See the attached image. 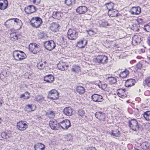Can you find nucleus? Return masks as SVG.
Listing matches in <instances>:
<instances>
[{
  "label": "nucleus",
  "instance_id": "f257e3e1",
  "mask_svg": "<svg viewBox=\"0 0 150 150\" xmlns=\"http://www.w3.org/2000/svg\"><path fill=\"white\" fill-rule=\"evenodd\" d=\"M13 57L16 60L20 61L25 58L26 56L22 51L16 50L13 52Z\"/></svg>",
  "mask_w": 150,
  "mask_h": 150
},
{
  "label": "nucleus",
  "instance_id": "f03ea898",
  "mask_svg": "<svg viewBox=\"0 0 150 150\" xmlns=\"http://www.w3.org/2000/svg\"><path fill=\"white\" fill-rule=\"evenodd\" d=\"M42 23V19L39 17L33 18L30 22L31 25L35 28L39 27Z\"/></svg>",
  "mask_w": 150,
  "mask_h": 150
},
{
  "label": "nucleus",
  "instance_id": "7ed1b4c3",
  "mask_svg": "<svg viewBox=\"0 0 150 150\" xmlns=\"http://www.w3.org/2000/svg\"><path fill=\"white\" fill-rule=\"evenodd\" d=\"M59 94V93L56 90L52 89L49 91L47 98L52 100H56L58 99Z\"/></svg>",
  "mask_w": 150,
  "mask_h": 150
},
{
  "label": "nucleus",
  "instance_id": "20e7f679",
  "mask_svg": "<svg viewBox=\"0 0 150 150\" xmlns=\"http://www.w3.org/2000/svg\"><path fill=\"white\" fill-rule=\"evenodd\" d=\"M129 126L133 131H137L139 129V125L138 124L137 121L133 119L129 120L128 122Z\"/></svg>",
  "mask_w": 150,
  "mask_h": 150
},
{
  "label": "nucleus",
  "instance_id": "39448f33",
  "mask_svg": "<svg viewBox=\"0 0 150 150\" xmlns=\"http://www.w3.org/2000/svg\"><path fill=\"white\" fill-rule=\"evenodd\" d=\"M67 35L68 38L71 40H75L78 36L77 33L76 31L71 28L69 30Z\"/></svg>",
  "mask_w": 150,
  "mask_h": 150
},
{
  "label": "nucleus",
  "instance_id": "423d86ee",
  "mask_svg": "<svg viewBox=\"0 0 150 150\" xmlns=\"http://www.w3.org/2000/svg\"><path fill=\"white\" fill-rule=\"evenodd\" d=\"M29 50L34 54L37 53L40 50V46L35 43H30L29 46Z\"/></svg>",
  "mask_w": 150,
  "mask_h": 150
},
{
  "label": "nucleus",
  "instance_id": "0eeeda50",
  "mask_svg": "<svg viewBox=\"0 0 150 150\" xmlns=\"http://www.w3.org/2000/svg\"><path fill=\"white\" fill-rule=\"evenodd\" d=\"M44 47L47 50L51 51L55 47V44L53 40L45 42L44 44Z\"/></svg>",
  "mask_w": 150,
  "mask_h": 150
},
{
  "label": "nucleus",
  "instance_id": "6e6552de",
  "mask_svg": "<svg viewBox=\"0 0 150 150\" xmlns=\"http://www.w3.org/2000/svg\"><path fill=\"white\" fill-rule=\"evenodd\" d=\"M16 127L20 131H24L28 127V125L26 122L23 121H21L17 123Z\"/></svg>",
  "mask_w": 150,
  "mask_h": 150
},
{
  "label": "nucleus",
  "instance_id": "1a4fd4ad",
  "mask_svg": "<svg viewBox=\"0 0 150 150\" xmlns=\"http://www.w3.org/2000/svg\"><path fill=\"white\" fill-rule=\"evenodd\" d=\"M49 125L51 128L54 130L59 129L60 127V124L58 123L55 120H52L49 122Z\"/></svg>",
  "mask_w": 150,
  "mask_h": 150
},
{
  "label": "nucleus",
  "instance_id": "9d476101",
  "mask_svg": "<svg viewBox=\"0 0 150 150\" xmlns=\"http://www.w3.org/2000/svg\"><path fill=\"white\" fill-rule=\"evenodd\" d=\"M70 122L68 120H64L60 123V127L64 129H68L70 127Z\"/></svg>",
  "mask_w": 150,
  "mask_h": 150
},
{
  "label": "nucleus",
  "instance_id": "9b49d317",
  "mask_svg": "<svg viewBox=\"0 0 150 150\" xmlns=\"http://www.w3.org/2000/svg\"><path fill=\"white\" fill-rule=\"evenodd\" d=\"M126 91L125 89L120 88L117 90V93L119 97L122 98H124L127 97Z\"/></svg>",
  "mask_w": 150,
  "mask_h": 150
},
{
  "label": "nucleus",
  "instance_id": "f8f14e48",
  "mask_svg": "<svg viewBox=\"0 0 150 150\" xmlns=\"http://www.w3.org/2000/svg\"><path fill=\"white\" fill-rule=\"evenodd\" d=\"M25 11L27 13H32L36 11V7L33 5H29L25 8Z\"/></svg>",
  "mask_w": 150,
  "mask_h": 150
},
{
  "label": "nucleus",
  "instance_id": "ddd939ff",
  "mask_svg": "<svg viewBox=\"0 0 150 150\" xmlns=\"http://www.w3.org/2000/svg\"><path fill=\"white\" fill-rule=\"evenodd\" d=\"M57 67L59 70L64 71L67 69L68 66L62 61H60L57 64Z\"/></svg>",
  "mask_w": 150,
  "mask_h": 150
},
{
  "label": "nucleus",
  "instance_id": "4468645a",
  "mask_svg": "<svg viewBox=\"0 0 150 150\" xmlns=\"http://www.w3.org/2000/svg\"><path fill=\"white\" fill-rule=\"evenodd\" d=\"M141 11V8L139 7H133L130 10V12L132 14L137 15L139 14Z\"/></svg>",
  "mask_w": 150,
  "mask_h": 150
},
{
  "label": "nucleus",
  "instance_id": "2eb2a0df",
  "mask_svg": "<svg viewBox=\"0 0 150 150\" xmlns=\"http://www.w3.org/2000/svg\"><path fill=\"white\" fill-rule=\"evenodd\" d=\"M93 100L96 102H101L103 100L102 96L97 94H94L91 96Z\"/></svg>",
  "mask_w": 150,
  "mask_h": 150
},
{
  "label": "nucleus",
  "instance_id": "dca6fc26",
  "mask_svg": "<svg viewBox=\"0 0 150 150\" xmlns=\"http://www.w3.org/2000/svg\"><path fill=\"white\" fill-rule=\"evenodd\" d=\"M73 109L70 107H67L64 110V113L66 115L71 116L73 114Z\"/></svg>",
  "mask_w": 150,
  "mask_h": 150
},
{
  "label": "nucleus",
  "instance_id": "f3484780",
  "mask_svg": "<svg viewBox=\"0 0 150 150\" xmlns=\"http://www.w3.org/2000/svg\"><path fill=\"white\" fill-rule=\"evenodd\" d=\"M8 4V1L7 0H0V9H6L7 8Z\"/></svg>",
  "mask_w": 150,
  "mask_h": 150
},
{
  "label": "nucleus",
  "instance_id": "a211bd4d",
  "mask_svg": "<svg viewBox=\"0 0 150 150\" xmlns=\"http://www.w3.org/2000/svg\"><path fill=\"white\" fill-rule=\"evenodd\" d=\"M95 115L96 117L100 120L104 121L105 118V114L102 112H96Z\"/></svg>",
  "mask_w": 150,
  "mask_h": 150
},
{
  "label": "nucleus",
  "instance_id": "6ab92c4d",
  "mask_svg": "<svg viewBox=\"0 0 150 150\" xmlns=\"http://www.w3.org/2000/svg\"><path fill=\"white\" fill-rule=\"evenodd\" d=\"M35 106L33 104L26 105L24 108V110L28 112L33 111L35 109Z\"/></svg>",
  "mask_w": 150,
  "mask_h": 150
},
{
  "label": "nucleus",
  "instance_id": "aec40b11",
  "mask_svg": "<svg viewBox=\"0 0 150 150\" xmlns=\"http://www.w3.org/2000/svg\"><path fill=\"white\" fill-rule=\"evenodd\" d=\"M142 37L139 35H134L132 37V42L136 44L140 43L142 41Z\"/></svg>",
  "mask_w": 150,
  "mask_h": 150
},
{
  "label": "nucleus",
  "instance_id": "412c9836",
  "mask_svg": "<svg viewBox=\"0 0 150 150\" xmlns=\"http://www.w3.org/2000/svg\"><path fill=\"white\" fill-rule=\"evenodd\" d=\"M118 13L117 11L114 9L108 11V16L111 17H117Z\"/></svg>",
  "mask_w": 150,
  "mask_h": 150
},
{
  "label": "nucleus",
  "instance_id": "4be33fe9",
  "mask_svg": "<svg viewBox=\"0 0 150 150\" xmlns=\"http://www.w3.org/2000/svg\"><path fill=\"white\" fill-rule=\"evenodd\" d=\"M54 77L51 75L49 74L45 76L44 80L48 83H51L54 80Z\"/></svg>",
  "mask_w": 150,
  "mask_h": 150
},
{
  "label": "nucleus",
  "instance_id": "5701e85b",
  "mask_svg": "<svg viewBox=\"0 0 150 150\" xmlns=\"http://www.w3.org/2000/svg\"><path fill=\"white\" fill-rule=\"evenodd\" d=\"M106 79L107 80L109 84L112 85L115 84L117 82L116 78L112 76L106 77Z\"/></svg>",
  "mask_w": 150,
  "mask_h": 150
},
{
  "label": "nucleus",
  "instance_id": "b1692460",
  "mask_svg": "<svg viewBox=\"0 0 150 150\" xmlns=\"http://www.w3.org/2000/svg\"><path fill=\"white\" fill-rule=\"evenodd\" d=\"M59 25L56 23H52L50 26V29L53 32H56L58 30Z\"/></svg>",
  "mask_w": 150,
  "mask_h": 150
},
{
  "label": "nucleus",
  "instance_id": "393cba45",
  "mask_svg": "<svg viewBox=\"0 0 150 150\" xmlns=\"http://www.w3.org/2000/svg\"><path fill=\"white\" fill-rule=\"evenodd\" d=\"M135 80L134 79H130L127 80L125 82V85L127 87H130L134 85Z\"/></svg>",
  "mask_w": 150,
  "mask_h": 150
},
{
  "label": "nucleus",
  "instance_id": "a878e982",
  "mask_svg": "<svg viewBox=\"0 0 150 150\" xmlns=\"http://www.w3.org/2000/svg\"><path fill=\"white\" fill-rule=\"evenodd\" d=\"M62 14L59 11H54L52 14V16L53 18L59 19L61 17Z\"/></svg>",
  "mask_w": 150,
  "mask_h": 150
},
{
  "label": "nucleus",
  "instance_id": "bb28decb",
  "mask_svg": "<svg viewBox=\"0 0 150 150\" xmlns=\"http://www.w3.org/2000/svg\"><path fill=\"white\" fill-rule=\"evenodd\" d=\"M45 146L41 143L38 144L34 146L35 150H44Z\"/></svg>",
  "mask_w": 150,
  "mask_h": 150
},
{
  "label": "nucleus",
  "instance_id": "cd10ccee",
  "mask_svg": "<svg viewBox=\"0 0 150 150\" xmlns=\"http://www.w3.org/2000/svg\"><path fill=\"white\" fill-rule=\"evenodd\" d=\"M129 74V71L127 69H125V71L122 72L119 74V76L120 77L125 78Z\"/></svg>",
  "mask_w": 150,
  "mask_h": 150
},
{
  "label": "nucleus",
  "instance_id": "c85d7f7f",
  "mask_svg": "<svg viewBox=\"0 0 150 150\" xmlns=\"http://www.w3.org/2000/svg\"><path fill=\"white\" fill-rule=\"evenodd\" d=\"M1 137L4 139H9L11 137V135L9 133L8 134L6 132H3L1 133Z\"/></svg>",
  "mask_w": 150,
  "mask_h": 150
},
{
  "label": "nucleus",
  "instance_id": "c756f323",
  "mask_svg": "<svg viewBox=\"0 0 150 150\" xmlns=\"http://www.w3.org/2000/svg\"><path fill=\"white\" fill-rule=\"evenodd\" d=\"M111 135L115 138V137H119V131L117 129L114 130H112L111 132H110Z\"/></svg>",
  "mask_w": 150,
  "mask_h": 150
},
{
  "label": "nucleus",
  "instance_id": "7c9ffc66",
  "mask_svg": "<svg viewBox=\"0 0 150 150\" xmlns=\"http://www.w3.org/2000/svg\"><path fill=\"white\" fill-rule=\"evenodd\" d=\"M143 85L145 86H146L148 87H150V76L147 77L144 80Z\"/></svg>",
  "mask_w": 150,
  "mask_h": 150
},
{
  "label": "nucleus",
  "instance_id": "2f4dec72",
  "mask_svg": "<svg viewBox=\"0 0 150 150\" xmlns=\"http://www.w3.org/2000/svg\"><path fill=\"white\" fill-rule=\"evenodd\" d=\"M144 119L146 120H150V111H147L145 112L143 114Z\"/></svg>",
  "mask_w": 150,
  "mask_h": 150
},
{
  "label": "nucleus",
  "instance_id": "473e14b6",
  "mask_svg": "<svg viewBox=\"0 0 150 150\" xmlns=\"http://www.w3.org/2000/svg\"><path fill=\"white\" fill-rule=\"evenodd\" d=\"M80 67L76 65H73L71 68V70L73 72L77 73L80 71Z\"/></svg>",
  "mask_w": 150,
  "mask_h": 150
},
{
  "label": "nucleus",
  "instance_id": "72a5a7b5",
  "mask_svg": "<svg viewBox=\"0 0 150 150\" xmlns=\"http://www.w3.org/2000/svg\"><path fill=\"white\" fill-rule=\"evenodd\" d=\"M103 55H102L98 56L96 58L93 59V61L98 63H101Z\"/></svg>",
  "mask_w": 150,
  "mask_h": 150
},
{
  "label": "nucleus",
  "instance_id": "f704fd0d",
  "mask_svg": "<svg viewBox=\"0 0 150 150\" xmlns=\"http://www.w3.org/2000/svg\"><path fill=\"white\" fill-rule=\"evenodd\" d=\"M11 40L12 41H15L18 40V36L15 33H12L10 34Z\"/></svg>",
  "mask_w": 150,
  "mask_h": 150
},
{
  "label": "nucleus",
  "instance_id": "c9c22d12",
  "mask_svg": "<svg viewBox=\"0 0 150 150\" xmlns=\"http://www.w3.org/2000/svg\"><path fill=\"white\" fill-rule=\"evenodd\" d=\"M105 6L107 8L109 11L110 10L113 9V8L114 6V4L113 3L110 2L107 3L105 4Z\"/></svg>",
  "mask_w": 150,
  "mask_h": 150
},
{
  "label": "nucleus",
  "instance_id": "e433bc0d",
  "mask_svg": "<svg viewBox=\"0 0 150 150\" xmlns=\"http://www.w3.org/2000/svg\"><path fill=\"white\" fill-rule=\"evenodd\" d=\"M84 6H80L78 7L76 9V12L80 14L84 13Z\"/></svg>",
  "mask_w": 150,
  "mask_h": 150
},
{
  "label": "nucleus",
  "instance_id": "4c0bfd02",
  "mask_svg": "<svg viewBox=\"0 0 150 150\" xmlns=\"http://www.w3.org/2000/svg\"><path fill=\"white\" fill-rule=\"evenodd\" d=\"M110 24L108 22L106 21H103L100 24V27H107L108 26H109Z\"/></svg>",
  "mask_w": 150,
  "mask_h": 150
},
{
  "label": "nucleus",
  "instance_id": "58836bf2",
  "mask_svg": "<svg viewBox=\"0 0 150 150\" xmlns=\"http://www.w3.org/2000/svg\"><path fill=\"white\" fill-rule=\"evenodd\" d=\"M76 91L79 94H82L84 92V88L81 86H79L77 87Z\"/></svg>",
  "mask_w": 150,
  "mask_h": 150
},
{
  "label": "nucleus",
  "instance_id": "ea45409f",
  "mask_svg": "<svg viewBox=\"0 0 150 150\" xmlns=\"http://www.w3.org/2000/svg\"><path fill=\"white\" fill-rule=\"evenodd\" d=\"M65 4L68 6L73 5L75 3V0H65Z\"/></svg>",
  "mask_w": 150,
  "mask_h": 150
},
{
  "label": "nucleus",
  "instance_id": "a19ab883",
  "mask_svg": "<svg viewBox=\"0 0 150 150\" xmlns=\"http://www.w3.org/2000/svg\"><path fill=\"white\" fill-rule=\"evenodd\" d=\"M83 42L84 40H80L77 42V46L80 48H84Z\"/></svg>",
  "mask_w": 150,
  "mask_h": 150
},
{
  "label": "nucleus",
  "instance_id": "79ce46f5",
  "mask_svg": "<svg viewBox=\"0 0 150 150\" xmlns=\"http://www.w3.org/2000/svg\"><path fill=\"white\" fill-rule=\"evenodd\" d=\"M20 97L21 98L24 97V99H27L29 98V93L26 92L25 94L21 95Z\"/></svg>",
  "mask_w": 150,
  "mask_h": 150
},
{
  "label": "nucleus",
  "instance_id": "37998d69",
  "mask_svg": "<svg viewBox=\"0 0 150 150\" xmlns=\"http://www.w3.org/2000/svg\"><path fill=\"white\" fill-rule=\"evenodd\" d=\"M45 65H44L43 63H39L37 64V67L38 69H43L45 67Z\"/></svg>",
  "mask_w": 150,
  "mask_h": 150
},
{
  "label": "nucleus",
  "instance_id": "c03bdc74",
  "mask_svg": "<svg viewBox=\"0 0 150 150\" xmlns=\"http://www.w3.org/2000/svg\"><path fill=\"white\" fill-rule=\"evenodd\" d=\"M108 57L107 56L103 55L101 63L103 64L106 63L108 62Z\"/></svg>",
  "mask_w": 150,
  "mask_h": 150
},
{
  "label": "nucleus",
  "instance_id": "a18cd8bd",
  "mask_svg": "<svg viewBox=\"0 0 150 150\" xmlns=\"http://www.w3.org/2000/svg\"><path fill=\"white\" fill-rule=\"evenodd\" d=\"M144 29L146 32H150V24H148L145 25Z\"/></svg>",
  "mask_w": 150,
  "mask_h": 150
},
{
  "label": "nucleus",
  "instance_id": "49530a36",
  "mask_svg": "<svg viewBox=\"0 0 150 150\" xmlns=\"http://www.w3.org/2000/svg\"><path fill=\"white\" fill-rule=\"evenodd\" d=\"M142 145L143 147V148L146 150L150 146L146 142L143 143Z\"/></svg>",
  "mask_w": 150,
  "mask_h": 150
},
{
  "label": "nucleus",
  "instance_id": "de8ad7c7",
  "mask_svg": "<svg viewBox=\"0 0 150 150\" xmlns=\"http://www.w3.org/2000/svg\"><path fill=\"white\" fill-rule=\"evenodd\" d=\"M36 99V100L38 102L42 101L44 100V98L40 96H37Z\"/></svg>",
  "mask_w": 150,
  "mask_h": 150
},
{
  "label": "nucleus",
  "instance_id": "09e8293b",
  "mask_svg": "<svg viewBox=\"0 0 150 150\" xmlns=\"http://www.w3.org/2000/svg\"><path fill=\"white\" fill-rule=\"evenodd\" d=\"M31 2L35 5H38L40 4L41 0H30Z\"/></svg>",
  "mask_w": 150,
  "mask_h": 150
},
{
  "label": "nucleus",
  "instance_id": "8fccbe9b",
  "mask_svg": "<svg viewBox=\"0 0 150 150\" xmlns=\"http://www.w3.org/2000/svg\"><path fill=\"white\" fill-rule=\"evenodd\" d=\"M78 113L79 115L81 116H83L84 114V110L82 109H79L78 111Z\"/></svg>",
  "mask_w": 150,
  "mask_h": 150
},
{
  "label": "nucleus",
  "instance_id": "3c124183",
  "mask_svg": "<svg viewBox=\"0 0 150 150\" xmlns=\"http://www.w3.org/2000/svg\"><path fill=\"white\" fill-rule=\"evenodd\" d=\"M88 34L91 36L94 34V31L91 30H86Z\"/></svg>",
  "mask_w": 150,
  "mask_h": 150
},
{
  "label": "nucleus",
  "instance_id": "603ef678",
  "mask_svg": "<svg viewBox=\"0 0 150 150\" xmlns=\"http://www.w3.org/2000/svg\"><path fill=\"white\" fill-rule=\"evenodd\" d=\"M65 138L68 141H71L73 139L72 136L70 134L68 135Z\"/></svg>",
  "mask_w": 150,
  "mask_h": 150
},
{
  "label": "nucleus",
  "instance_id": "864d4df0",
  "mask_svg": "<svg viewBox=\"0 0 150 150\" xmlns=\"http://www.w3.org/2000/svg\"><path fill=\"white\" fill-rule=\"evenodd\" d=\"M142 64L140 62L138 63L136 65V67L138 69H141L142 67Z\"/></svg>",
  "mask_w": 150,
  "mask_h": 150
},
{
  "label": "nucleus",
  "instance_id": "5fc2aeb1",
  "mask_svg": "<svg viewBox=\"0 0 150 150\" xmlns=\"http://www.w3.org/2000/svg\"><path fill=\"white\" fill-rule=\"evenodd\" d=\"M10 20H13L15 22L20 23L21 22V21L18 19L17 18H11L9 19L8 21H10Z\"/></svg>",
  "mask_w": 150,
  "mask_h": 150
},
{
  "label": "nucleus",
  "instance_id": "6e6d98bb",
  "mask_svg": "<svg viewBox=\"0 0 150 150\" xmlns=\"http://www.w3.org/2000/svg\"><path fill=\"white\" fill-rule=\"evenodd\" d=\"M47 114L51 116V117L53 118L54 117V113L53 111H50L47 113Z\"/></svg>",
  "mask_w": 150,
  "mask_h": 150
},
{
  "label": "nucleus",
  "instance_id": "4d7b16f0",
  "mask_svg": "<svg viewBox=\"0 0 150 150\" xmlns=\"http://www.w3.org/2000/svg\"><path fill=\"white\" fill-rule=\"evenodd\" d=\"M107 84L105 83L102 84L101 85V88L103 90H104L107 87Z\"/></svg>",
  "mask_w": 150,
  "mask_h": 150
},
{
  "label": "nucleus",
  "instance_id": "13d9d810",
  "mask_svg": "<svg viewBox=\"0 0 150 150\" xmlns=\"http://www.w3.org/2000/svg\"><path fill=\"white\" fill-rule=\"evenodd\" d=\"M87 150H96L95 147H89Z\"/></svg>",
  "mask_w": 150,
  "mask_h": 150
},
{
  "label": "nucleus",
  "instance_id": "bf43d9fd",
  "mask_svg": "<svg viewBox=\"0 0 150 150\" xmlns=\"http://www.w3.org/2000/svg\"><path fill=\"white\" fill-rule=\"evenodd\" d=\"M143 20L142 19H141V18H138V19H137V21L138 22H139V23H141L142 22V21Z\"/></svg>",
  "mask_w": 150,
  "mask_h": 150
},
{
  "label": "nucleus",
  "instance_id": "052dcab7",
  "mask_svg": "<svg viewBox=\"0 0 150 150\" xmlns=\"http://www.w3.org/2000/svg\"><path fill=\"white\" fill-rule=\"evenodd\" d=\"M141 51L142 52L144 53L145 52V50L144 49H141Z\"/></svg>",
  "mask_w": 150,
  "mask_h": 150
},
{
  "label": "nucleus",
  "instance_id": "680f3d73",
  "mask_svg": "<svg viewBox=\"0 0 150 150\" xmlns=\"http://www.w3.org/2000/svg\"><path fill=\"white\" fill-rule=\"evenodd\" d=\"M3 101L0 99V106L1 105Z\"/></svg>",
  "mask_w": 150,
  "mask_h": 150
},
{
  "label": "nucleus",
  "instance_id": "e2e57ef3",
  "mask_svg": "<svg viewBox=\"0 0 150 150\" xmlns=\"http://www.w3.org/2000/svg\"><path fill=\"white\" fill-rule=\"evenodd\" d=\"M148 44L149 46H150V38L148 40Z\"/></svg>",
  "mask_w": 150,
  "mask_h": 150
},
{
  "label": "nucleus",
  "instance_id": "0e129e2a",
  "mask_svg": "<svg viewBox=\"0 0 150 150\" xmlns=\"http://www.w3.org/2000/svg\"><path fill=\"white\" fill-rule=\"evenodd\" d=\"M62 42H64V37H62Z\"/></svg>",
  "mask_w": 150,
  "mask_h": 150
},
{
  "label": "nucleus",
  "instance_id": "69168bd1",
  "mask_svg": "<svg viewBox=\"0 0 150 150\" xmlns=\"http://www.w3.org/2000/svg\"><path fill=\"white\" fill-rule=\"evenodd\" d=\"M2 121V120L1 119V118L0 117V124L1 123Z\"/></svg>",
  "mask_w": 150,
  "mask_h": 150
},
{
  "label": "nucleus",
  "instance_id": "338daca9",
  "mask_svg": "<svg viewBox=\"0 0 150 150\" xmlns=\"http://www.w3.org/2000/svg\"><path fill=\"white\" fill-rule=\"evenodd\" d=\"M85 9H86V11H87V7H86V6H85Z\"/></svg>",
  "mask_w": 150,
  "mask_h": 150
},
{
  "label": "nucleus",
  "instance_id": "774afa93",
  "mask_svg": "<svg viewBox=\"0 0 150 150\" xmlns=\"http://www.w3.org/2000/svg\"><path fill=\"white\" fill-rule=\"evenodd\" d=\"M146 150H150V146Z\"/></svg>",
  "mask_w": 150,
  "mask_h": 150
}]
</instances>
